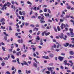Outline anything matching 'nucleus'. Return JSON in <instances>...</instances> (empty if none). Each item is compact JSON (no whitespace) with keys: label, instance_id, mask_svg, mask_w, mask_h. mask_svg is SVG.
<instances>
[{"label":"nucleus","instance_id":"bb28decb","mask_svg":"<svg viewBox=\"0 0 74 74\" xmlns=\"http://www.w3.org/2000/svg\"><path fill=\"white\" fill-rule=\"evenodd\" d=\"M3 34L5 35L6 36H8V35L7 34H6V32H4Z\"/></svg>","mask_w":74,"mask_h":74},{"label":"nucleus","instance_id":"72a5a7b5","mask_svg":"<svg viewBox=\"0 0 74 74\" xmlns=\"http://www.w3.org/2000/svg\"><path fill=\"white\" fill-rule=\"evenodd\" d=\"M57 29L58 31H60V29L59 28V26H58L57 27Z\"/></svg>","mask_w":74,"mask_h":74},{"label":"nucleus","instance_id":"e2e57ef3","mask_svg":"<svg viewBox=\"0 0 74 74\" xmlns=\"http://www.w3.org/2000/svg\"><path fill=\"white\" fill-rule=\"evenodd\" d=\"M44 7H47V5H44L43 6Z\"/></svg>","mask_w":74,"mask_h":74},{"label":"nucleus","instance_id":"de8ad7c7","mask_svg":"<svg viewBox=\"0 0 74 74\" xmlns=\"http://www.w3.org/2000/svg\"><path fill=\"white\" fill-rule=\"evenodd\" d=\"M1 27L2 29H5V27H3V26H1Z\"/></svg>","mask_w":74,"mask_h":74},{"label":"nucleus","instance_id":"f704fd0d","mask_svg":"<svg viewBox=\"0 0 74 74\" xmlns=\"http://www.w3.org/2000/svg\"><path fill=\"white\" fill-rule=\"evenodd\" d=\"M54 29L55 31L56 32H58V30L55 27H54Z\"/></svg>","mask_w":74,"mask_h":74},{"label":"nucleus","instance_id":"49530a36","mask_svg":"<svg viewBox=\"0 0 74 74\" xmlns=\"http://www.w3.org/2000/svg\"><path fill=\"white\" fill-rule=\"evenodd\" d=\"M11 57L12 59H15V57H14V56L13 55H12Z\"/></svg>","mask_w":74,"mask_h":74},{"label":"nucleus","instance_id":"bf43d9fd","mask_svg":"<svg viewBox=\"0 0 74 74\" xmlns=\"http://www.w3.org/2000/svg\"><path fill=\"white\" fill-rule=\"evenodd\" d=\"M32 18H35L36 16H33L31 17Z\"/></svg>","mask_w":74,"mask_h":74},{"label":"nucleus","instance_id":"69168bd1","mask_svg":"<svg viewBox=\"0 0 74 74\" xmlns=\"http://www.w3.org/2000/svg\"><path fill=\"white\" fill-rule=\"evenodd\" d=\"M29 59L30 60H32V57H29Z\"/></svg>","mask_w":74,"mask_h":74},{"label":"nucleus","instance_id":"473e14b6","mask_svg":"<svg viewBox=\"0 0 74 74\" xmlns=\"http://www.w3.org/2000/svg\"><path fill=\"white\" fill-rule=\"evenodd\" d=\"M17 61L18 64H20V62H19V58H17L16 59Z\"/></svg>","mask_w":74,"mask_h":74},{"label":"nucleus","instance_id":"9b49d317","mask_svg":"<svg viewBox=\"0 0 74 74\" xmlns=\"http://www.w3.org/2000/svg\"><path fill=\"white\" fill-rule=\"evenodd\" d=\"M33 65L36 68L37 67V63H36L35 62H34L33 63Z\"/></svg>","mask_w":74,"mask_h":74},{"label":"nucleus","instance_id":"ea45409f","mask_svg":"<svg viewBox=\"0 0 74 74\" xmlns=\"http://www.w3.org/2000/svg\"><path fill=\"white\" fill-rule=\"evenodd\" d=\"M70 21L71 22H72V23H73V25H74V21L72 20H70Z\"/></svg>","mask_w":74,"mask_h":74},{"label":"nucleus","instance_id":"39448f33","mask_svg":"<svg viewBox=\"0 0 74 74\" xmlns=\"http://www.w3.org/2000/svg\"><path fill=\"white\" fill-rule=\"evenodd\" d=\"M70 32V33L71 34V36H72V35H73V29L71 28H70L69 29Z\"/></svg>","mask_w":74,"mask_h":74},{"label":"nucleus","instance_id":"7c9ffc66","mask_svg":"<svg viewBox=\"0 0 74 74\" xmlns=\"http://www.w3.org/2000/svg\"><path fill=\"white\" fill-rule=\"evenodd\" d=\"M60 49H58V48L56 49V50L55 51H57V52H59V51H60Z\"/></svg>","mask_w":74,"mask_h":74},{"label":"nucleus","instance_id":"2eb2a0df","mask_svg":"<svg viewBox=\"0 0 74 74\" xmlns=\"http://www.w3.org/2000/svg\"><path fill=\"white\" fill-rule=\"evenodd\" d=\"M22 13L23 15V16H25V15H26V13L24 11H22Z\"/></svg>","mask_w":74,"mask_h":74},{"label":"nucleus","instance_id":"c9c22d12","mask_svg":"<svg viewBox=\"0 0 74 74\" xmlns=\"http://www.w3.org/2000/svg\"><path fill=\"white\" fill-rule=\"evenodd\" d=\"M27 3L28 4H30V5H32V3L30 2H29V1H27Z\"/></svg>","mask_w":74,"mask_h":74},{"label":"nucleus","instance_id":"4c0bfd02","mask_svg":"<svg viewBox=\"0 0 74 74\" xmlns=\"http://www.w3.org/2000/svg\"><path fill=\"white\" fill-rule=\"evenodd\" d=\"M46 73L47 74H50V72L49 71H46Z\"/></svg>","mask_w":74,"mask_h":74},{"label":"nucleus","instance_id":"4468645a","mask_svg":"<svg viewBox=\"0 0 74 74\" xmlns=\"http://www.w3.org/2000/svg\"><path fill=\"white\" fill-rule=\"evenodd\" d=\"M49 56L51 58H53V54L52 53H50L49 55Z\"/></svg>","mask_w":74,"mask_h":74},{"label":"nucleus","instance_id":"6e6552de","mask_svg":"<svg viewBox=\"0 0 74 74\" xmlns=\"http://www.w3.org/2000/svg\"><path fill=\"white\" fill-rule=\"evenodd\" d=\"M40 37H39V36H37V38H36V42H37V41H37V40H40Z\"/></svg>","mask_w":74,"mask_h":74},{"label":"nucleus","instance_id":"aec40b11","mask_svg":"<svg viewBox=\"0 0 74 74\" xmlns=\"http://www.w3.org/2000/svg\"><path fill=\"white\" fill-rule=\"evenodd\" d=\"M7 4L8 7H10V6L11 5V3H9V2H8Z\"/></svg>","mask_w":74,"mask_h":74},{"label":"nucleus","instance_id":"2f4dec72","mask_svg":"<svg viewBox=\"0 0 74 74\" xmlns=\"http://www.w3.org/2000/svg\"><path fill=\"white\" fill-rule=\"evenodd\" d=\"M16 69L14 70V71H13L12 72V74H14L15 73V72H16Z\"/></svg>","mask_w":74,"mask_h":74},{"label":"nucleus","instance_id":"f03ea898","mask_svg":"<svg viewBox=\"0 0 74 74\" xmlns=\"http://www.w3.org/2000/svg\"><path fill=\"white\" fill-rule=\"evenodd\" d=\"M6 6H7V4L5 3L3 6V8H2V10H4V9H5V10H6V9L7 8V7H6Z\"/></svg>","mask_w":74,"mask_h":74},{"label":"nucleus","instance_id":"5701e85b","mask_svg":"<svg viewBox=\"0 0 74 74\" xmlns=\"http://www.w3.org/2000/svg\"><path fill=\"white\" fill-rule=\"evenodd\" d=\"M34 60L35 62H36V63H39V62H37V61L36 60V58H34Z\"/></svg>","mask_w":74,"mask_h":74},{"label":"nucleus","instance_id":"f8f14e48","mask_svg":"<svg viewBox=\"0 0 74 74\" xmlns=\"http://www.w3.org/2000/svg\"><path fill=\"white\" fill-rule=\"evenodd\" d=\"M21 55L22 53H21V51H19L18 52H17L16 53V55H17V56H19V55Z\"/></svg>","mask_w":74,"mask_h":74},{"label":"nucleus","instance_id":"4be33fe9","mask_svg":"<svg viewBox=\"0 0 74 74\" xmlns=\"http://www.w3.org/2000/svg\"><path fill=\"white\" fill-rule=\"evenodd\" d=\"M5 19H4L3 18L1 19V22H5Z\"/></svg>","mask_w":74,"mask_h":74},{"label":"nucleus","instance_id":"e433bc0d","mask_svg":"<svg viewBox=\"0 0 74 74\" xmlns=\"http://www.w3.org/2000/svg\"><path fill=\"white\" fill-rule=\"evenodd\" d=\"M19 14L20 15H22V12L21 11H19Z\"/></svg>","mask_w":74,"mask_h":74},{"label":"nucleus","instance_id":"cd10ccee","mask_svg":"<svg viewBox=\"0 0 74 74\" xmlns=\"http://www.w3.org/2000/svg\"><path fill=\"white\" fill-rule=\"evenodd\" d=\"M3 59L4 60H8V58L7 57H6L5 58H3Z\"/></svg>","mask_w":74,"mask_h":74},{"label":"nucleus","instance_id":"774afa93","mask_svg":"<svg viewBox=\"0 0 74 74\" xmlns=\"http://www.w3.org/2000/svg\"><path fill=\"white\" fill-rule=\"evenodd\" d=\"M29 32V33H32V29L30 30Z\"/></svg>","mask_w":74,"mask_h":74},{"label":"nucleus","instance_id":"423d86ee","mask_svg":"<svg viewBox=\"0 0 74 74\" xmlns=\"http://www.w3.org/2000/svg\"><path fill=\"white\" fill-rule=\"evenodd\" d=\"M63 45L64 47H67V46H69V43H66L64 44Z\"/></svg>","mask_w":74,"mask_h":74},{"label":"nucleus","instance_id":"680f3d73","mask_svg":"<svg viewBox=\"0 0 74 74\" xmlns=\"http://www.w3.org/2000/svg\"><path fill=\"white\" fill-rule=\"evenodd\" d=\"M11 8H14V9H15V6H14L13 5H12L11 6Z\"/></svg>","mask_w":74,"mask_h":74},{"label":"nucleus","instance_id":"3c124183","mask_svg":"<svg viewBox=\"0 0 74 74\" xmlns=\"http://www.w3.org/2000/svg\"><path fill=\"white\" fill-rule=\"evenodd\" d=\"M40 31H38V32L37 33V35H39L40 34Z\"/></svg>","mask_w":74,"mask_h":74},{"label":"nucleus","instance_id":"20e7f679","mask_svg":"<svg viewBox=\"0 0 74 74\" xmlns=\"http://www.w3.org/2000/svg\"><path fill=\"white\" fill-rule=\"evenodd\" d=\"M64 58V57H63L59 56L58 58V59H59V60H60V61H62V60H63Z\"/></svg>","mask_w":74,"mask_h":74},{"label":"nucleus","instance_id":"9d476101","mask_svg":"<svg viewBox=\"0 0 74 74\" xmlns=\"http://www.w3.org/2000/svg\"><path fill=\"white\" fill-rule=\"evenodd\" d=\"M69 53L70 55H73L74 54V53L73 52V51H71L69 52Z\"/></svg>","mask_w":74,"mask_h":74},{"label":"nucleus","instance_id":"c85d7f7f","mask_svg":"<svg viewBox=\"0 0 74 74\" xmlns=\"http://www.w3.org/2000/svg\"><path fill=\"white\" fill-rule=\"evenodd\" d=\"M36 27H40V25L37 24H36L35 25Z\"/></svg>","mask_w":74,"mask_h":74},{"label":"nucleus","instance_id":"0e129e2a","mask_svg":"<svg viewBox=\"0 0 74 74\" xmlns=\"http://www.w3.org/2000/svg\"><path fill=\"white\" fill-rule=\"evenodd\" d=\"M22 56H23V57H26V55L25 54H24Z\"/></svg>","mask_w":74,"mask_h":74},{"label":"nucleus","instance_id":"37998d69","mask_svg":"<svg viewBox=\"0 0 74 74\" xmlns=\"http://www.w3.org/2000/svg\"><path fill=\"white\" fill-rule=\"evenodd\" d=\"M15 67H14L13 66L12 67V70H15Z\"/></svg>","mask_w":74,"mask_h":74},{"label":"nucleus","instance_id":"09e8293b","mask_svg":"<svg viewBox=\"0 0 74 74\" xmlns=\"http://www.w3.org/2000/svg\"><path fill=\"white\" fill-rule=\"evenodd\" d=\"M44 34H45V32L42 33V36H44Z\"/></svg>","mask_w":74,"mask_h":74},{"label":"nucleus","instance_id":"c756f323","mask_svg":"<svg viewBox=\"0 0 74 74\" xmlns=\"http://www.w3.org/2000/svg\"><path fill=\"white\" fill-rule=\"evenodd\" d=\"M5 62H2L1 63V65L2 66H4V65H5Z\"/></svg>","mask_w":74,"mask_h":74},{"label":"nucleus","instance_id":"0eeeda50","mask_svg":"<svg viewBox=\"0 0 74 74\" xmlns=\"http://www.w3.org/2000/svg\"><path fill=\"white\" fill-rule=\"evenodd\" d=\"M18 42H19V43H21H21H23V40L22 39H21V40H18Z\"/></svg>","mask_w":74,"mask_h":74},{"label":"nucleus","instance_id":"a878e982","mask_svg":"<svg viewBox=\"0 0 74 74\" xmlns=\"http://www.w3.org/2000/svg\"><path fill=\"white\" fill-rule=\"evenodd\" d=\"M47 10H48V9L45 8L44 10V11L45 12H47Z\"/></svg>","mask_w":74,"mask_h":74},{"label":"nucleus","instance_id":"5fc2aeb1","mask_svg":"<svg viewBox=\"0 0 74 74\" xmlns=\"http://www.w3.org/2000/svg\"><path fill=\"white\" fill-rule=\"evenodd\" d=\"M48 12L49 13H51V10L49 9H48Z\"/></svg>","mask_w":74,"mask_h":74},{"label":"nucleus","instance_id":"6e6d98bb","mask_svg":"<svg viewBox=\"0 0 74 74\" xmlns=\"http://www.w3.org/2000/svg\"><path fill=\"white\" fill-rule=\"evenodd\" d=\"M6 73L7 74H11V73H10L8 71H7L6 72Z\"/></svg>","mask_w":74,"mask_h":74},{"label":"nucleus","instance_id":"864d4df0","mask_svg":"<svg viewBox=\"0 0 74 74\" xmlns=\"http://www.w3.org/2000/svg\"><path fill=\"white\" fill-rule=\"evenodd\" d=\"M71 8V7H70V6H69L68 7H67V8L68 9V10H69V9H70V8Z\"/></svg>","mask_w":74,"mask_h":74},{"label":"nucleus","instance_id":"ddd939ff","mask_svg":"<svg viewBox=\"0 0 74 74\" xmlns=\"http://www.w3.org/2000/svg\"><path fill=\"white\" fill-rule=\"evenodd\" d=\"M49 34H50V33L49 32H48L47 33L45 31V34L46 36H48V35H49Z\"/></svg>","mask_w":74,"mask_h":74},{"label":"nucleus","instance_id":"a19ab883","mask_svg":"<svg viewBox=\"0 0 74 74\" xmlns=\"http://www.w3.org/2000/svg\"><path fill=\"white\" fill-rule=\"evenodd\" d=\"M69 57V58L70 59H71L72 58H74V56H70Z\"/></svg>","mask_w":74,"mask_h":74},{"label":"nucleus","instance_id":"c03bdc74","mask_svg":"<svg viewBox=\"0 0 74 74\" xmlns=\"http://www.w3.org/2000/svg\"><path fill=\"white\" fill-rule=\"evenodd\" d=\"M21 17H22V20H23V21H24V20H25V18H24V17L23 16H21Z\"/></svg>","mask_w":74,"mask_h":74},{"label":"nucleus","instance_id":"f3484780","mask_svg":"<svg viewBox=\"0 0 74 74\" xmlns=\"http://www.w3.org/2000/svg\"><path fill=\"white\" fill-rule=\"evenodd\" d=\"M47 69L49 71H51V70H52V67L48 68H47Z\"/></svg>","mask_w":74,"mask_h":74},{"label":"nucleus","instance_id":"7ed1b4c3","mask_svg":"<svg viewBox=\"0 0 74 74\" xmlns=\"http://www.w3.org/2000/svg\"><path fill=\"white\" fill-rule=\"evenodd\" d=\"M64 36V34L63 33H62L60 34V35H59L58 36V37H60V38L62 39L63 38V36Z\"/></svg>","mask_w":74,"mask_h":74},{"label":"nucleus","instance_id":"a211bd4d","mask_svg":"<svg viewBox=\"0 0 74 74\" xmlns=\"http://www.w3.org/2000/svg\"><path fill=\"white\" fill-rule=\"evenodd\" d=\"M63 26H64V24L62 23L60 26L61 29H63Z\"/></svg>","mask_w":74,"mask_h":74},{"label":"nucleus","instance_id":"dca6fc26","mask_svg":"<svg viewBox=\"0 0 74 74\" xmlns=\"http://www.w3.org/2000/svg\"><path fill=\"white\" fill-rule=\"evenodd\" d=\"M2 49L3 51H5V48L4 47H2Z\"/></svg>","mask_w":74,"mask_h":74},{"label":"nucleus","instance_id":"1a4fd4ad","mask_svg":"<svg viewBox=\"0 0 74 74\" xmlns=\"http://www.w3.org/2000/svg\"><path fill=\"white\" fill-rule=\"evenodd\" d=\"M40 22L41 23H44L45 22V21L44 20H42L41 19H40Z\"/></svg>","mask_w":74,"mask_h":74},{"label":"nucleus","instance_id":"4d7b16f0","mask_svg":"<svg viewBox=\"0 0 74 74\" xmlns=\"http://www.w3.org/2000/svg\"><path fill=\"white\" fill-rule=\"evenodd\" d=\"M5 24V22L3 21L2 23V25H4Z\"/></svg>","mask_w":74,"mask_h":74},{"label":"nucleus","instance_id":"8fccbe9b","mask_svg":"<svg viewBox=\"0 0 74 74\" xmlns=\"http://www.w3.org/2000/svg\"><path fill=\"white\" fill-rule=\"evenodd\" d=\"M30 26L31 27H34V25L32 24L30 25Z\"/></svg>","mask_w":74,"mask_h":74},{"label":"nucleus","instance_id":"f257e3e1","mask_svg":"<svg viewBox=\"0 0 74 74\" xmlns=\"http://www.w3.org/2000/svg\"><path fill=\"white\" fill-rule=\"evenodd\" d=\"M56 44H58V45H57L56 46V45H54L52 46L51 47V49H53V48H59V47H60V49H62V48H63V47H62V46L60 45V44H59V43L58 42H56Z\"/></svg>","mask_w":74,"mask_h":74},{"label":"nucleus","instance_id":"338daca9","mask_svg":"<svg viewBox=\"0 0 74 74\" xmlns=\"http://www.w3.org/2000/svg\"><path fill=\"white\" fill-rule=\"evenodd\" d=\"M18 33H16L15 34V35L16 36H18Z\"/></svg>","mask_w":74,"mask_h":74},{"label":"nucleus","instance_id":"603ef678","mask_svg":"<svg viewBox=\"0 0 74 74\" xmlns=\"http://www.w3.org/2000/svg\"><path fill=\"white\" fill-rule=\"evenodd\" d=\"M33 9L35 11H36V10H37V8L36 7H35Z\"/></svg>","mask_w":74,"mask_h":74},{"label":"nucleus","instance_id":"58836bf2","mask_svg":"<svg viewBox=\"0 0 74 74\" xmlns=\"http://www.w3.org/2000/svg\"><path fill=\"white\" fill-rule=\"evenodd\" d=\"M24 64H25V65H27V66H29V65L28 64L26 63V62H25L24 63Z\"/></svg>","mask_w":74,"mask_h":74},{"label":"nucleus","instance_id":"6ab92c4d","mask_svg":"<svg viewBox=\"0 0 74 74\" xmlns=\"http://www.w3.org/2000/svg\"><path fill=\"white\" fill-rule=\"evenodd\" d=\"M26 73H27V74H28V73L30 74V71H27V70H26Z\"/></svg>","mask_w":74,"mask_h":74},{"label":"nucleus","instance_id":"79ce46f5","mask_svg":"<svg viewBox=\"0 0 74 74\" xmlns=\"http://www.w3.org/2000/svg\"><path fill=\"white\" fill-rule=\"evenodd\" d=\"M12 62H13V63H15L16 62V60H12Z\"/></svg>","mask_w":74,"mask_h":74},{"label":"nucleus","instance_id":"a18cd8bd","mask_svg":"<svg viewBox=\"0 0 74 74\" xmlns=\"http://www.w3.org/2000/svg\"><path fill=\"white\" fill-rule=\"evenodd\" d=\"M25 26H28V25H29V23H26L25 24Z\"/></svg>","mask_w":74,"mask_h":74},{"label":"nucleus","instance_id":"052dcab7","mask_svg":"<svg viewBox=\"0 0 74 74\" xmlns=\"http://www.w3.org/2000/svg\"><path fill=\"white\" fill-rule=\"evenodd\" d=\"M33 55H34V57H35V56H36V53H33Z\"/></svg>","mask_w":74,"mask_h":74},{"label":"nucleus","instance_id":"b1692460","mask_svg":"<svg viewBox=\"0 0 74 74\" xmlns=\"http://www.w3.org/2000/svg\"><path fill=\"white\" fill-rule=\"evenodd\" d=\"M64 63L65 65H66L67 64V60H65L64 61Z\"/></svg>","mask_w":74,"mask_h":74},{"label":"nucleus","instance_id":"13d9d810","mask_svg":"<svg viewBox=\"0 0 74 74\" xmlns=\"http://www.w3.org/2000/svg\"><path fill=\"white\" fill-rule=\"evenodd\" d=\"M66 17H65V18H69V16L66 15Z\"/></svg>","mask_w":74,"mask_h":74},{"label":"nucleus","instance_id":"412c9836","mask_svg":"<svg viewBox=\"0 0 74 74\" xmlns=\"http://www.w3.org/2000/svg\"><path fill=\"white\" fill-rule=\"evenodd\" d=\"M9 30L10 31H12V28H11V26H9Z\"/></svg>","mask_w":74,"mask_h":74},{"label":"nucleus","instance_id":"393cba45","mask_svg":"<svg viewBox=\"0 0 74 74\" xmlns=\"http://www.w3.org/2000/svg\"><path fill=\"white\" fill-rule=\"evenodd\" d=\"M18 74H21V73H22V71H21V70H18Z\"/></svg>","mask_w":74,"mask_h":74}]
</instances>
